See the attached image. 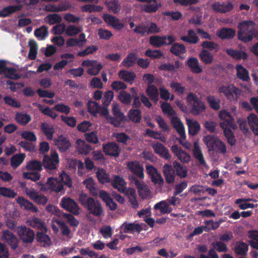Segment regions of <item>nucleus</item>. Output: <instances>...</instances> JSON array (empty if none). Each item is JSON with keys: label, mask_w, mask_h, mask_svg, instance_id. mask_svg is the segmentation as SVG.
Masks as SVG:
<instances>
[{"label": "nucleus", "mask_w": 258, "mask_h": 258, "mask_svg": "<svg viewBox=\"0 0 258 258\" xmlns=\"http://www.w3.org/2000/svg\"><path fill=\"white\" fill-rule=\"evenodd\" d=\"M146 93L150 98L155 103L159 100V92L157 88L154 85H148Z\"/></svg>", "instance_id": "nucleus-37"}, {"label": "nucleus", "mask_w": 258, "mask_h": 258, "mask_svg": "<svg viewBox=\"0 0 258 258\" xmlns=\"http://www.w3.org/2000/svg\"><path fill=\"white\" fill-rule=\"evenodd\" d=\"M22 9V5L9 6L5 7L0 11V17H7L15 12L20 11Z\"/></svg>", "instance_id": "nucleus-39"}, {"label": "nucleus", "mask_w": 258, "mask_h": 258, "mask_svg": "<svg viewBox=\"0 0 258 258\" xmlns=\"http://www.w3.org/2000/svg\"><path fill=\"white\" fill-rule=\"evenodd\" d=\"M135 185L138 189L139 195L143 199H146L150 196L151 191L149 187L144 182L139 181L135 177H132Z\"/></svg>", "instance_id": "nucleus-17"}, {"label": "nucleus", "mask_w": 258, "mask_h": 258, "mask_svg": "<svg viewBox=\"0 0 258 258\" xmlns=\"http://www.w3.org/2000/svg\"><path fill=\"white\" fill-rule=\"evenodd\" d=\"M206 145L208 151H214L217 153L225 154L227 148L225 143L214 135H207L203 139Z\"/></svg>", "instance_id": "nucleus-4"}, {"label": "nucleus", "mask_w": 258, "mask_h": 258, "mask_svg": "<svg viewBox=\"0 0 258 258\" xmlns=\"http://www.w3.org/2000/svg\"><path fill=\"white\" fill-rule=\"evenodd\" d=\"M127 167L128 170L137 177L140 179L144 178L143 166L137 160L128 162Z\"/></svg>", "instance_id": "nucleus-13"}, {"label": "nucleus", "mask_w": 258, "mask_h": 258, "mask_svg": "<svg viewBox=\"0 0 258 258\" xmlns=\"http://www.w3.org/2000/svg\"><path fill=\"white\" fill-rule=\"evenodd\" d=\"M16 121L22 125H25L31 120V116L26 113L17 112L15 115Z\"/></svg>", "instance_id": "nucleus-43"}, {"label": "nucleus", "mask_w": 258, "mask_h": 258, "mask_svg": "<svg viewBox=\"0 0 258 258\" xmlns=\"http://www.w3.org/2000/svg\"><path fill=\"white\" fill-rule=\"evenodd\" d=\"M103 19L106 23L115 30H121L124 27V24L121 23L119 19L110 14H104Z\"/></svg>", "instance_id": "nucleus-15"}, {"label": "nucleus", "mask_w": 258, "mask_h": 258, "mask_svg": "<svg viewBox=\"0 0 258 258\" xmlns=\"http://www.w3.org/2000/svg\"><path fill=\"white\" fill-rule=\"evenodd\" d=\"M118 99L119 101L124 104H130L132 100V96L131 95L125 91H120Z\"/></svg>", "instance_id": "nucleus-59"}, {"label": "nucleus", "mask_w": 258, "mask_h": 258, "mask_svg": "<svg viewBox=\"0 0 258 258\" xmlns=\"http://www.w3.org/2000/svg\"><path fill=\"white\" fill-rule=\"evenodd\" d=\"M118 77L124 82L132 84L136 77L135 73L126 70H120L118 73Z\"/></svg>", "instance_id": "nucleus-30"}, {"label": "nucleus", "mask_w": 258, "mask_h": 258, "mask_svg": "<svg viewBox=\"0 0 258 258\" xmlns=\"http://www.w3.org/2000/svg\"><path fill=\"white\" fill-rule=\"evenodd\" d=\"M154 152L159 155L161 158L168 160L171 158V155L168 149L162 143L156 142L151 145Z\"/></svg>", "instance_id": "nucleus-18"}, {"label": "nucleus", "mask_w": 258, "mask_h": 258, "mask_svg": "<svg viewBox=\"0 0 258 258\" xmlns=\"http://www.w3.org/2000/svg\"><path fill=\"white\" fill-rule=\"evenodd\" d=\"M60 205L63 209L75 215L79 214V208L77 204L74 200L70 197H63L61 200Z\"/></svg>", "instance_id": "nucleus-10"}, {"label": "nucleus", "mask_w": 258, "mask_h": 258, "mask_svg": "<svg viewBox=\"0 0 258 258\" xmlns=\"http://www.w3.org/2000/svg\"><path fill=\"white\" fill-rule=\"evenodd\" d=\"M187 102L191 105V112L194 115H199L205 111V103L201 100L198 96L193 93H189L186 98Z\"/></svg>", "instance_id": "nucleus-5"}, {"label": "nucleus", "mask_w": 258, "mask_h": 258, "mask_svg": "<svg viewBox=\"0 0 258 258\" xmlns=\"http://www.w3.org/2000/svg\"><path fill=\"white\" fill-rule=\"evenodd\" d=\"M187 36H181L180 39L184 42H188L190 44H196L198 42L199 38L193 30H188L187 31Z\"/></svg>", "instance_id": "nucleus-41"}, {"label": "nucleus", "mask_w": 258, "mask_h": 258, "mask_svg": "<svg viewBox=\"0 0 258 258\" xmlns=\"http://www.w3.org/2000/svg\"><path fill=\"white\" fill-rule=\"evenodd\" d=\"M186 120L189 134L192 136L197 135L201 128L200 123L198 121L190 119H186Z\"/></svg>", "instance_id": "nucleus-38"}, {"label": "nucleus", "mask_w": 258, "mask_h": 258, "mask_svg": "<svg viewBox=\"0 0 258 258\" xmlns=\"http://www.w3.org/2000/svg\"><path fill=\"white\" fill-rule=\"evenodd\" d=\"M137 54L135 52L128 53L122 61L121 64L126 68L133 67L137 63Z\"/></svg>", "instance_id": "nucleus-32"}, {"label": "nucleus", "mask_w": 258, "mask_h": 258, "mask_svg": "<svg viewBox=\"0 0 258 258\" xmlns=\"http://www.w3.org/2000/svg\"><path fill=\"white\" fill-rule=\"evenodd\" d=\"M27 223L30 227L40 230H44L46 231L45 222L38 217H33L27 220Z\"/></svg>", "instance_id": "nucleus-28"}, {"label": "nucleus", "mask_w": 258, "mask_h": 258, "mask_svg": "<svg viewBox=\"0 0 258 258\" xmlns=\"http://www.w3.org/2000/svg\"><path fill=\"white\" fill-rule=\"evenodd\" d=\"M122 226L123 232L125 233H129L132 231H136L140 233L143 230L141 225L135 223H127L124 222Z\"/></svg>", "instance_id": "nucleus-33"}, {"label": "nucleus", "mask_w": 258, "mask_h": 258, "mask_svg": "<svg viewBox=\"0 0 258 258\" xmlns=\"http://www.w3.org/2000/svg\"><path fill=\"white\" fill-rule=\"evenodd\" d=\"M43 164L37 160L30 161L26 166V169L30 170L40 171L42 170Z\"/></svg>", "instance_id": "nucleus-62"}, {"label": "nucleus", "mask_w": 258, "mask_h": 258, "mask_svg": "<svg viewBox=\"0 0 258 258\" xmlns=\"http://www.w3.org/2000/svg\"><path fill=\"white\" fill-rule=\"evenodd\" d=\"M103 152L107 155L113 157H118L119 155L120 149L118 145L114 142H109L103 144Z\"/></svg>", "instance_id": "nucleus-16"}, {"label": "nucleus", "mask_w": 258, "mask_h": 258, "mask_svg": "<svg viewBox=\"0 0 258 258\" xmlns=\"http://www.w3.org/2000/svg\"><path fill=\"white\" fill-rule=\"evenodd\" d=\"M145 55L151 59H160L164 56V53L160 50L148 49L145 51Z\"/></svg>", "instance_id": "nucleus-61"}, {"label": "nucleus", "mask_w": 258, "mask_h": 258, "mask_svg": "<svg viewBox=\"0 0 258 258\" xmlns=\"http://www.w3.org/2000/svg\"><path fill=\"white\" fill-rule=\"evenodd\" d=\"M79 201L93 216L100 217L103 215V209L99 201H95L93 198L89 197L86 194L83 192L80 194Z\"/></svg>", "instance_id": "nucleus-3"}, {"label": "nucleus", "mask_w": 258, "mask_h": 258, "mask_svg": "<svg viewBox=\"0 0 258 258\" xmlns=\"http://www.w3.org/2000/svg\"><path fill=\"white\" fill-rule=\"evenodd\" d=\"M98 181L102 184L109 183L110 181L109 175L103 168H99L96 172Z\"/></svg>", "instance_id": "nucleus-50"}, {"label": "nucleus", "mask_w": 258, "mask_h": 258, "mask_svg": "<svg viewBox=\"0 0 258 258\" xmlns=\"http://www.w3.org/2000/svg\"><path fill=\"white\" fill-rule=\"evenodd\" d=\"M247 121L250 130L253 134L258 136V117L254 113H250L247 116Z\"/></svg>", "instance_id": "nucleus-35"}, {"label": "nucleus", "mask_w": 258, "mask_h": 258, "mask_svg": "<svg viewBox=\"0 0 258 258\" xmlns=\"http://www.w3.org/2000/svg\"><path fill=\"white\" fill-rule=\"evenodd\" d=\"M185 64L190 68V71L193 73L199 74L203 71V69L197 57H190L188 58L186 61Z\"/></svg>", "instance_id": "nucleus-24"}, {"label": "nucleus", "mask_w": 258, "mask_h": 258, "mask_svg": "<svg viewBox=\"0 0 258 258\" xmlns=\"http://www.w3.org/2000/svg\"><path fill=\"white\" fill-rule=\"evenodd\" d=\"M171 150L181 162L187 163L190 160V156L177 145H173Z\"/></svg>", "instance_id": "nucleus-19"}, {"label": "nucleus", "mask_w": 258, "mask_h": 258, "mask_svg": "<svg viewBox=\"0 0 258 258\" xmlns=\"http://www.w3.org/2000/svg\"><path fill=\"white\" fill-rule=\"evenodd\" d=\"M173 167L176 175L180 178H184L187 176V170L185 167L181 165L177 161H175L173 162Z\"/></svg>", "instance_id": "nucleus-48"}, {"label": "nucleus", "mask_w": 258, "mask_h": 258, "mask_svg": "<svg viewBox=\"0 0 258 258\" xmlns=\"http://www.w3.org/2000/svg\"><path fill=\"white\" fill-rule=\"evenodd\" d=\"M55 145L61 153L66 152L71 147L69 138L63 135L58 136L54 139Z\"/></svg>", "instance_id": "nucleus-14"}, {"label": "nucleus", "mask_w": 258, "mask_h": 258, "mask_svg": "<svg viewBox=\"0 0 258 258\" xmlns=\"http://www.w3.org/2000/svg\"><path fill=\"white\" fill-rule=\"evenodd\" d=\"M154 208L155 210H159L160 212L163 214L170 213L172 210V208L170 207L164 201L156 204Z\"/></svg>", "instance_id": "nucleus-53"}, {"label": "nucleus", "mask_w": 258, "mask_h": 258, "mask_svg": "<svg viewBox=\"0 0 258 258\" xmlns=\"http://www.w3.org/2000/svg\"><path fill=\"white\" fill-rule=\"evenodd\" d=\"M35 238L38 243L45 247L49 246L52 244L50 237L43 232H37Z\"/></svg>", "instance_id": "nucleus-27"}, {"label": "nucleus", "mask_w": 258, "mask_h": 258, "mask_svg": "<svg viewBox=\"0 0 258 258\" xmlns=\"http://www.w3.org/2000/svg\"><path fill=\"white\" fill-rule=\"evenodd\" d=\"M222 128L223 130L224 134L227 139L228 143L231 146L235 145L236 140L234 133L230 129L231 127H224Z\"/></svg>", "instance_id": "nucleus-52"}, {"label": "nucleus", "mask_w": 258, "mask_h": 258, "mask_svg": "<svg viewBox=\"0 0 258 258\" xmlns=\"http://www.w3.org/2000/svg\"><path fill=\"white\" fill-rule=\"evenodd\" d=\"M211 8L215 12L220 13H226L230 12L233 9V5L230 2L222 4L218 2H215L211 5Z\"/></svg>", "instance_id": "nucleus-20"}, {"label": "nucleus", "mask_w": 258, "mask_h": 258, "mask_svg": "<svg viewBox=\"0 0 258 258\" xmlns=\"http://www.w3.org/2000/svg\"><path fill=\"white\" fill-rule=\"evenodd\" d=\"M76 148L78 152L82 154L87 155L92 149L91 146L87 144L85 141L78 139L76 141Z\"/></svg>", "instance_id": "nucleus-34"}, {"label": "nucleus", "mask_w": 258, "mask_h": 258, "mask_svg": "<svg viewBox=\"0 0 258 258\" xmlns=\"http://www.w3.org/2000/svg\"><path fill=\"white\" fill-rule=\"evenodd\" d=\"M235 70L236 71V77L238 79L243 82L250 81L249 72L242 64H237L235 66Z\"/></svg>", "instance_id": "nucleus-25"}, {"label": "nucleus", "mask_w": 258, "mask_h": 258, "mask_svg": "<svg viewBox=\"0 0 258 258\" xmlns=\"http://www.w3.org/2000/svg\"><path fill=\"white\" fill-rule=\"evenodd\" d=\"M28 44L30 47L28 57L31 60L36 59L38 51V45L36 42L33 39L29 41Z\"/></svg>", "instance_id": "nucleus-49"}, {"label": "nucleus", "mask_w": 258, "mask_h": 258, "mask_svg": "<svg viewBox=\"0 0 258 258\" xmlns=\"http://www.w3.org/2000/svg\"><path fill=\"white\" fill-rule=\"evenodd\" d=\"M16 69L7 67L5 70V73L2 74L7 78L17 80L21 78V76L19 74H16Z\"/></svg>", "instance_id": "nucleus-55"}, {"label": "nucleus", "mask_w": 258, "mask_h": 258, "mask_svg": "<svg viewBox=\"0 0 258 258\" xmlns=\"http://www.w3.org/2000/svg\"><path fill=\"white\" fill-rule=\"evenodd\" d=\"M171 123L180 137L184 139L185 138L184 127L180 119L177 117H173L171 119Z\"/></svg>", "instance_id": "nucleus-26"}, {"label": "nucleus", "mask_w": 258, "mask_h": 258, "mask_svg": "<svg viewBox=\"0 0 258 258\" xmlns=\"http://www.w3.org/2000/svg\"><path fill=\"white\" fill-rule=\"evenodd\" d=\"M17 234L24 243L31 244L35 239L34 231L25 225L17 228Z\"/></svg>", "instance_id": "nucleus-8"}, {"label": "nucleus", "mask_w": 258, "mask_h": 258, "mask_svg": "<svg viewBox=\"0 0 258 258\" xmlns=\"http://www.w3.org/2000/svg\"><path fill=\"white\" fill-rule=\"evenodd\" d=\"M218 92L222 93L229 101L237 100L238 97L240 95L241 90L235 86L233 84L227 86L222 85L219 87Z\"/></svg>", "instance_id": "nucleus-6"}, {"label": "nucleus", "mask_w": 258, "mask_h": 258, "mask_svg": "<svg viewBox=\"0 0 258 258\" xmlns=\"http://www.w3.org/2000/svg\"><path fill=\"white\" fill-rule=\"evenodd\" d=\"M171 46L169 49L170 52L173 55L179 57L181 59H184L185 56H182V54H185L186 52L185 46L179 43H172Z\"/></svg>", "instance_id": "nucleus-21"}, {"label": "nucleus", "mask_w": 258, "mask_h": 258, "mask_svg": "<svg viewBox=\"0 0 258 258\" xmlns=\"http://www.w3.org/2000/svg\"><path fill=\"white\" fill-rule=\"evenodd\" d=\"M176 40L175 37L172 35L162 36H153L150 38V43L156 47H160L163 45H171Z\"/></svg>", "instance_id": "nucleus-9"}, {"label": "nucleus", "mask_w": 258, "mask_h": 258, "mask_svg": "<svg viewBox=\"0 0 258 258\" xmlns=\"http://www.w3.org/2000/svg\"><path fill=\"white\" fill-rule=\"evenodd\" d=\"M238 28L239 29L237 33L238 39L244 43L251 41L253 38L258 35L256 25L251 20L240 22Z\"/></svg>", "instance_id": "nucleus-2"}, {"label": "nucleus", "mask_w": 258, "mask_h": 258, "mask_svg": "<svg viewBox=\"0 0 258 258\" xmlns=\"http://www.w3.org/2000/svg\"><path fill=\"white\" fill-rule=\"evenodd\" d=\"M40 186V189L42 191L50 190L56 193L64 194V185L68 187H72V181L70 176L63 171L59 174V177H50L47 178L46 183H43L41 181L37 183Z\"/></svg>", "instance_id": "nucleus-1"}, {"label": "nucleus", "mask_w": 258, "mask_h": 258, "mask_svg": "<svg viewBox=\"0 0 258 258\" xmlns=\"http://www.w3.org/2000/svg\"><path fill=\"white\" fill-rule=\"evenodd\" d=\"M104 4L108 10L114 14L118 13L121 10V6L119 4V0H112L109 2L106 1Z\"/></svg>", "instance_id": "nucleus-47"}, {"label": "nucleus", "mask_w": 258, "mask_h": 258, "mask_svg": "<svg viewBox=\"0 0 258 258\" xmlns=\"http://www.w3.org/2000/svg\"><path fill=\"white\" fill-rule=\"evenodd\" d=\"M88 111L93 116H96L99 112L100 106L95 101L89 100L87 103Z\"/></svg>", "instance_id": "nucleus-57"}, {"label": "nucleus", "mask_w": 258, "mask_h": 258, "mask_svg": "<svg viewBox=\"0 0 258 258\" xmlns=\"http://www.w3.org/2000/svg\"><path fill=\"white\" fill-rule=\"evenodd\" d=\"M236 34V31L233 28L223 27L217 32V36L222 40L232 39Z\"/></svg>", "instance_id": "nucleus-23"}, {"label": "nucleus", "mask_w": 258, "mask_h": 258, "mask_svg": "<svg viewBox=\"0 0 258 258\" xmlns=\"http://www.w3.org/2000/svg\"><path fill=\"white\" fill-rule=\"evenodd\" d=\"M2 239L4 240L13 250L18 247L19 240L17 236L9 230L2 231Z\"/></svg>", "instance_id": "nucleus-12"}, {"label": "nucleus", "mask_w": 258, "mask_h": 258, "mask_svg": "<svg viewBox=\"0 0 258 258\" xmlns=\"http://www.w3.org/2000/svg\"><path fill=\"white\" fill-rule=\"evenodd\" d=\"M199 57L205 64H210L214 60L213 54L207 49H202L199 54Z\"/></svg>", "instance_id": "nucleus-40"}, {"label": "nucleus", "mask_w": 258, "mask_h": 258, "mask_svg": "<svg viewBox=\"0 0 258 258\" xmlns=\"http://www.w3.org/2000/svg\"><path fill=\"white\" fill-rule=\"evenodd\" d=\"M219 116L222 120L220 123L221 128L231 127L233 130L236 128L237 125L229 112L225 110L221 111Z\"/></svg>", "instance_id": "nucleus-11"}, {"label": "nucleus", "mask_w": 258, "mask_h": 258, "mask_svg": "<svg viewBox=\"0 0 258 258\" xmlns=\"http://www.w3.org/2000/svg\"><path fill=\"white\" fill-rule=\"evenodd\" d=\"M125 195L127 196L129 202L133 208L137 209L139 207V204L136 198V194L134 188H129L125 191Z\"/></svg>", "instance_id": "nucleus-44"}, {"label": "nucleus", "mask_w": 258, "mask_h": 258, "mask_svg": "<svg viewBox=\"0 0 258 258\" xmlns=\"http://www.w3.org/2000/svg\"><path fill=\"white\" fill-rule=\"evenodd\" d=\"M113 137L118 142L124 145H126L127 141L130 139V137L124 133H115L113 134Z\"/></svg>", "instance_id": "nucleus-64"}, {"label": "nucleus", "mask_w": 258, "mask_h": 258, "mask_svg": "<svg viewBox=\"0 0 258 258\" xmlns=\"http://www.w3.org/2000/svg\"><path fill=\"white\" fill-rule=\"evenodd\" d=\"M130 120L134 123H139L142 118L141 111L139 109H131L128 112Z\"/></svg>", "instance_id": "nucleus-46"}, {"label": "nucleus", "mask_w": 258, "mask_h": 258, "mask_svg": "<svg viewBox=\"0 0 258 258\" xmlns=\"http://www.w3.org/2000/svg\"><path fill=\"white\" fill-rule=\"evenodd\" d=\"M25 157L24 153L16 154L13 155L10 160L11 166L13 168H17L23 162Z\"/></svg>", "instance_id": "nucleus-45"}, {"label": "nucleus", "mask_w": 258, "mask_h": 258, "mask_svg": "<svg viewBox=\"0 0 258 258\" xmlns=\"http://www.w3.org/2000/svg\"><path fill=\"white\" fill-rule=\"evenodd\" d=\"M59 160L58 154L55 151H51L50 155H45L42 160L44 167L49 172L57 169Z\"/></svg>", "instance_id": "nucleus-7"}, {"label": "nucleus", "mask_w": 258, "mask_h": 258, "mask_svg": "<svg viewBox=\"0 0 258 258\" xmlns=\"http://www.w3.org/2000/svg\"><path fill=\"white\" fill-rule=\"evenodd\" d=\"M226 52L228 55L236 59L240 60L242 59L245 60L248 57V54L246 52L240 50L232 48L227 49Z\"/></svg>", "instance_id": "nucleus-31"}, {"label": "nucleus", "mask_w": 258, "mask_h": 258, "mask_svg": "<svg viewBox=\"0 0 258 258\" xmlns=\"http://www.w3.org/2000/svg\"><path fill=\"white\" fill-rule=\"evenodd\" d=\"M45 20L49 25H52L60 23L62 21V18L59 14H51L45 18Z\"/></svg>", "instance_id": "nucleus-58"}, {"label": "nucleus", "mask_w": 258, "mask_h": 258, "mask_svg": "<svg viewBox=\"0 0 258 258\" xmlns=\"http://www.w3.org/2000/svg\"><path fill=\"white\" fill-rule=\"evenodd\" d=\"M248 250V245L243 241L237 243L234 252L237 255H246Z\"/></svg>", "instance_id": "nucleus-51"}, {"label": "nucleus", "mask_w": 258, "mask_h": 258, "mask_svg": "<svg viewBox=\"0 0 258 258\" xmlns=\"http://www.w3.org/2000/svg\"><path fill=\"white\" fill-rule=\"evenodd\" d=\"M83 184L93 196L98 195V189L95 186V182L92 178L90 177L84 180Z\"/></svg>", "instance_id": "nucleus-42"}, {"label": "nucleus", "mask_w": 258, "mask_h": 258, "mask_svg": "<svg viewBox=\"0 0 258 258\" xmlns=\"http://www.w3.org/2000/svg\"><path fill=\"white\" fill-rule=\"evenodd\" d=\"M201 46L203 49H209L210 50H215L217 52L219 49V45L216 42L211 41H205L201 44Z\"/></svg>", "instance_id": "nucleus-63"}, {"label": "nucleus", "mask_w": 258, "mask_h": 258, "mask_svg": "<svg viewBox=\"0 0 258 258\" xmlns=\"http://www.w3.org/2000/svg\"><path fill=\"white\" fill-rule=\"evenodd\" d=\"M103 9V8L101 6H96L92 4L85 5L81 7L82 12H88L90 13L101 12Z\"/></svg>", "instance_id": "nucleus-56"}, {"label": "nucleus", "mask_w": 258, "mask_h": 258, "mask_svg": "<svg viewBox=\"0 0 258 258\" xmlns=\"http://www.w3.org/2000/svg\"><path fill=\"white\" fill-rule=\"evenodd\" d=\"M163 174L166 182L168 184L174 182L175 178V170L171 165L166 164L163 166Z\"/></svg>", "instance_id": "nucleus-22"}, {"label": "nucleus", "mask_w": 258, "mask_h": 258, "mask_svg": "<svg viewBox=\"0 0 258 258\" xmlns=\"http://www.w3.org/2000/svg\"><path fill=\"white\" fill-rule=\"evenodd\" d=\"M48 27L46 26H42L36 29L34 31L35 36L40 40H43L48 36Z\"/></svg>", "instance_id": "nucleus-54"}, {"label": "nucleus", "mask_w": 258, "mask_h": 258, "mask_svg": "<svg viewBox=\"0 0 258 258\" xmlns=\"http://www.w3.org/2000/svg\"><path fill=\"white\" fill-rule=\"evenodd\" d=\"M207 101L212 109L218 110L220 108V100L217 99L214 96H209L207 97Z\"/></svg>", "instance_id": "nucleus-60"}, {"label": "nucleus", "mask_w": 258, "mask_h": 258, "mask_svg": "<svg viewBox=\"0 0 258 258\" xmlns=\"http://www.w3.org/2000/svg\"><path fill=\"white\" fill-rule=\"evenodd\" d=\"M17 202L24 209L29 210L32 212H37L38 209L32 203L25 199L23 197H18L16 199Z\"/></svg>", "instance_id": "nucleus-29"}, {"label": "nucleus", "mask_w": 258, "mask_h": 258, "mask_svg": "<svg viewBox=\"0 0 258 258\" xmlns=\"http://www.w3.org/2000/svg\"><path fill=\"white\" fill-rule=\"evenodd\" d=\"M112 185L120 192L124 193L125 192V182L123 178L118 175L114 176V178L112 181Z\"/></svg>", "instance_id": "nucleus-36"}]
</instances>
